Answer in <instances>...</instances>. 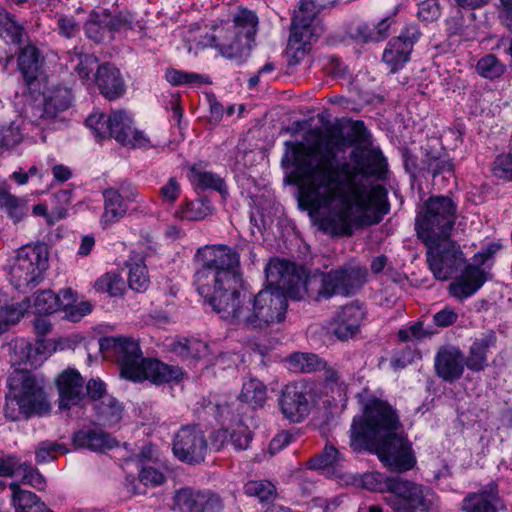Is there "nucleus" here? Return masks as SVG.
I'll return each instance as SVG.
<instances>
[{
	"mask_svg": "<svg viewBox=\"0 0 512 512\" xmlns=\"http://www.w3.org/2000/svg\"><path fill=\"white\" fill-rule=\"evenodd\" d=\"M320 126L308 129L304 140L284 142L281 167L284 184L298 188V206L325 234L352 236V117L318 115Z\"/></svg>",
	"mask_w": 512,
	"mask_h": 512,
	"instance_id": "1",
	"label": "nucleus"
},
{
	"mask_svg": "<svg viewBox=\"0 0 512 512\" xmlns=\"http://www.w3.org/2000/svg\"><path fill=\"white\" fill-rule=\"evenodd\" d=\"M193 261L199 264L193 274L197 293L222 318L251 331H262L285 320L287 290L270 284L253 297L247 295L236 248L205 245L197 249Z\"/></svg>",
	"mask_w": 512,
	"mask_h": 512,
	"instance_id": "2",
	"label": "nucleus"
},
{
	"mask_svg": "<svg viewBox=\"0 0 512 512\" xmlns=\"http://www.w3.org/2000/svg\"><path fill=\"white\" fill-rule=\"evenodd\" d=\"M7 388L4 406L6 419L27 421L50 412L47 394L31 371H14L7 379Z\"/></svg>",
	"mask_w": 512,
	"mask_h": 512,
	"instance_id": "3",
	"label": "nucleus"
},
{
	"mask_svg": "<svg viewBox=\"0 0 512 512\" xmlns=\"http://www.w3.org/2000/svg\"><path fill=\"white\" fill-rule=\"evenodd\" d=\"M386 173L387 168L373 173L354 167V227L377 225L389 213L388 191L378 183Z\"/></svg>",
	"mask_w": 512,
	"mask_h": 512,
	"instance_id": "4",
	"label": "nucleus"
},
{
	"mask_svg": "<svg viewBox=\"0 0 512 512\" xmlns=\"http://www.w3.org/2000/svg\"><path fill=\"white\" fill-rule=\"evenodd\" d=\"M133 119L125 111H112L91 113L85 120L95 141L102 143L105 140L115 139L123 147L148 150L153 147L150 138L143 132L133 128Z\"/></svg>",
	"mask_w": 512,
	"mask_h": 512,
	"instance_id": "5",
	"label": "nucleus"
},
{
	"mask_svg": "<svg viewBox=\"0 0 512 512\" xmlns=\"http://www.w3.org/2000/svg\"><path fill=\"white\" fill-rule=\"evenodd\" d=\"M457 207L447 196H431L415 218V230L423 243H435L450 236L456 221Z\"/></svg>",
	"mask_w": 512,
	"mask_h": 512,
	"instance_id": "6",
	"label": "nucleus"
},
{
	"mask_svg": "<svg viewBox=\"0 0 512 512\" xmlns=\"http://www.w3.org/2000/svg\"><path fill=\"white\" fill-rule=\"evenodd\" d=\"M49 267V248L44 242L27 244L17 250L9 271L11 285L20 292L34 288Z\"/></svg>",
	"mask_w": 512,
	"mask_h": 512,
	"instance_id": "7",
	"label": "nucleus"
},
{
	"mask_svg": "<svg viewBox=\"0 0 512 512\" xmlns=\"http://www.w3.org/2000/svg\"><path fill=\"white\" fill-rule=\"evenodd\" d=\"M365 446L369 451H374L382 464L392 472L403 473L416 464L411 442L398 430L388 431L376 440L365 443Z\"/></svg>",
	"mask_w": 512,
	"mask_h": 512,
	"instance_id": "8",
	"label": "nucleus"
},
{
	"mask_svg": "<svg viewBox=\"0 0 512 512\" xmlns=\"http://www.w3.org/2000/svg\"><path fill=\"white\" fill-rule=\"evenodd\" d=\"M134 14L128 10L111 11L109 8L95 7L88 12L83 23L86 39L95 45H101L115 38L121 31L133 29Z\"/></svg>",
	"mask_w": 512,
	"mask_h": 512,
	"instance_id": "9",
	"label": "nucleus"
},
{
	"mask_svg": "<svg viewBox=\"0 0 512 512\" xmlns=\"http://www.w3.org/2000/svg\"><path fill=\"white\" fill-rule=\"evenodd\" d=\"M78 293L72 288L60 290L59 294L50 289L40 290L34 295L32 312L35 315L47 316L58 311L64 312V318L71 322H79L90 314L93 306L89 301L77 303Z\"/></svg>",
	"mask_w": 512,
	"mask_h": 512,
	"instance_id": "10",
	"label": "nucleus"
},
{
	"mask_svg": "<svg viewBox=\"0 0 512 512\" xmlns=\"http://www.w3.org/2000/svg\"><path fill=\"white\" fill-rule=\"evenodd\" d=\"M401 427L395 410L386 401L376 397L363 403V419L360 430L354 432V445L358 442L367 443L379 436Z\"/></svg>",
	"mask_w": 512,
	"mask_h": 512,
	"instance_id": "11",
	"label": "nucleus"
},
{
	"mask_svg": "<svg viewBox=\"0 0 512 512\" xmlns=\"http://www.w3.org/2000/svg\"><path fill=\"white\" fill-rule=\"evenodd\" d=\"M324 7L325 4L317 0H300L299 8L292 17L289 36V46L296 54L310 50V45L320 37L323 29L317 23V15Z\"/></svg>",
	"mask_w": 512,
	"mask_h": 512,
	"instance_id": "12",
	"label": "nucleus"
},
{
	"mask_svg": "<svg viewBox=\"0 0 512 512\" xmlns=\"http://www.w3.org/2000/svg\"><path fill=\"white\" fill-rule=\"evenodd\" d=\"M318 394L313 381L301 379L286 384L278 397V406L284 419L302 423L315 405Z\"/></svg>",
	"mask_w": 512,
	"mask_h": 512,
	"instance_id": "13",
	"label": "nucleus"
},
{
	"mask_svg": "<svg viewBox=\"0 0 512 512\" xmlns=\"http://www.w3.org/2000/svg\"><path fill=\"white\" fill-rule=\"evenodd\" d=\"M232 23L226 37L229 46L223 47L227 59L241 58L251 51L258 32L259 17L255 11L238 6L232 16Z\"/></svg>",
	"mask_w": 512,
	"mask_h": 512,
	"instance_id": "14",
	"label": "nucleus"
},
{
	"mask_svg": "<svg viewBox=\"0 0 512 512\" xmlns=\"http://www.w3.org/2000/svg\"><path fill=\"white\" fill-rule=\"evenodd\" d=\"M100 351L110 354L119 367L121 378L130 381L145 357L138 340L127 336H106L99 340Z\"/></svg>",
	"mask_w": 512,
	"mask_h": 512,
	"instance_id": "15",
	"label": "nucleus"
},
{
	"mask_svg": "<svg viewBox=\"0 0 512 512\" xmlns=\"http://www.w3.org/2000/svg\"><path fill=\"white\" fill-rule=\"evenodd\" d=\"M428 249L427 262L438 280H448L465 263L460 246L450 236L437 239L435 243H424Z\"/></svg>",
	"mask_w": 512,
	"mask_h": 512,
	"instance_id": "16",
	"label": "nucleus"
},
{
	"mask_svg": "<svg viewBox=\"0 0 512 512\" xmlns=\"http://www.w3.org/2000/svg\"><path fill=\"white\" fill-rule=\"evenodd\" d=\"M306 279L309 284L302 283L301 287L307 293L312 290L313 284H319L314 296L316 301L329 300L335 295L349 296L352 293V265L349 263L328 272L317 270L313 275L307 270Z\"/></svg>",
	"mask_w": 512,
	"mask_h": 512,
	"instance_id": "17",
	"label": "nucleus"
},
{
	"mask_svg": "<svg viewBox=\"0 0 512 512\" xmlns=\"http://www.w3.org/2000/svg\"><path fill=\"white\" fill-rule=\"evenodd\" d=\"M208 440L198 424L182 425L174 434L172 452L180 462L197 465L204 462Z\"/></svg>",
	"mask_w": 512,
	"mask_h": 512,
	"instance_id": "18",
	"label": "nucleus"
},
{
	"mask_svg": "<svg viewBox=\"0 0 512 512\" xmlns=\"http://www.w3.org/2000/svg\"><path fill=\"white\" fill-rule=\"evenodd\" d=\"M354 167L358 171L371 169L373 173L387 168L386 158L374 145L370 130L361 120H354Z\"/></svg>",
	"mask_w": 512,
	"mask_h": 512,
	"instance_id": "19",
	"label": "nucleus"
},
{
	"mask_svg": "<svg viewBox=\"0 0 512 512\" xmlns=\"http://www.w3.org/2000/svg\"><path fill=\"white\" fill-rule=\"evenodd\" d=\"M186 377L185 370L179 365H170L156 357H145L133 376L131 382L149 381L156 386L164 384L179 385Z\"/></svg>",
	"mask_w": 512,
	"mask_h": 512,
	"instance_id": "20",
	"label": "nucleus"
},
{
	"mask_svg": "<svg viewBox=\"0 0 512 512\" xmlns=\"http://www.w3.org/2000/svg\"><path fill=\"white\" fill-rule=\"evenodd\" d=\"M345 457L334 445L326 443L323 449L310 457L306 467L324 475L328 479L336 480L342 486L352 484V474L343 472Z\"/></svg>",
	"mask_w": 512,
	"mask_h": 512,
	"instance_id": "21",
	"label": "nucleus"
},
{
	"mask_svg": "<svg viewBox=\"0 0 512 512\" xmlns=\"http://www.w3.org/2000/svg\"><path fill=\"white\" fill-rule=\"evenodd\" d=\"M266 285H279L290 294L301 287L307 280V268L289 260L272 258L265 266Z\"/></svg>",
	"mask_w": 512,
	"mask_h": 512,
	"instance_id": "22",
	"label": "nucleus"
},
{
	"mask_svg": "<svg viewBox=\"0 0 512 512\" xmlns=\"http://www.w3.org/2000/svg\"><path fill=\"white\" fill-rule=\"evenodd\" d=\"M173 499L175 508L180 512H223L224 510L221 496L209 489L180 488L175 492Z\"/></svg>",
	"mask_w": 512,
	"mask_h": 512,
	"instance_id": "23",
	"label": "nucleus"
},
{
	"mask_svg": "<svg viewBox=\"0 0 512 512\" xmlns=\"http://www.w3.org/2000/svg\"><path fill=\"white\" fill-rule=\"evenodd\" d=\"M58 391V409L69 411L73 407L84 409L86 395L83 392L84 379L77 369L68 368L55 379Z\"/></svg>",
	"mask_w": 512,
	"mask_h": 512,
	"instance_id": "24",
	"label": "nucleus"
},
{
	"mask_svg": "<svg viewBox=\"0 0 512 512\" xmlns=\"http://www.w3.org/2000/svg\"><path fill=\"white\" fill-rule=\"evenodd\" d=\"M420 35L417 26L407 25L398 37L389 41L383 52V61L390 66L391 71L399 69L409 60L413 46Z\"/></svg>",
	"mask_w": 512,
	"mask_h": 512,
	"instance_id": "25",
	"label": "nucleus"
},
{
	"mask_svg": "<svg viewBox=\"0 0 512 512\" xmlns=\"http://www.w3.org/2000/svg\"><path fill=\"white\" fill-rule=\"evenodd\" d=\"M93 82L99 94L110 102L122 98L127 91L122 72L111 62H103L97 66L93 74Z\"/></svg>",
	"mask_w": 512,
	"mask_h": 512,
	"instance_id": "26",
	"label": "nucleus"
},
{
	"mask_svg": "<svg viewBox=\"0 0 512 512\" xmlns=\"http://www.w3.org/2000/svg\"><path fill=\"white\" fill-rule=\"evenodd\" d=\"M465 366L464 355L456 347H441L434 358L436 376L448 383L459 380Z\"/></svg>",
	"mask_w": 512,
	"mask_h": 512,
	"instance_id": "27",
	"label": "nucleus"
},
{
	"mask_svg": "<svg viewBox=\"0 0 512 512\" xmlns=\"http://www.w3.org/2000/svg\"><path fill=\"white\" fill-rule=\"evenodd\" d=\"M208 163L198 161L187 166V178L195 191H216L222 198L229 195L226 181L219 174L206 170Z\"/></svg>",
	"mask_w": 512,
	"mask_h": 512,
	"instance_id": "28",
	"label": "nucleus"
},
{
	"mask_svg": "<svg viewBox=\"0 0 512 512\" xmlns=\"http://www.w3.org/2000/svg\"><path fill=\"white\" fill-rule=\"evenodd\" d=\"M503 507L498 485L494 481L482 486L478 492L468 493L461 505L463 512H498Z\"/></svg>",
	"mask_w": 512,
	"mask_h": 512,
	"instance_id": "29",
	"label": "nucleus"
},
{
	"mask_svg": "<svg viewBox=\"0 0 512 512\" xmlns=\"http://www.w3.org/2000/svg\"><path fill=\"white\" fill-rule=\"evenodd\" d=\"M44 59L40 49L34 44H27L20 49L17 57V66L22 74L25 85L30 89H36L38 78L42 71Z\"/></svg>",
	"mask_w": 512,
	"mask_h": 512,
	"instance_id": "30",
	"label": "nucleus"
},
{
	"mask_svg": "<svg viewBox=\"0 0 512 512\" xmlns=\"http://www.w3.org/2000/svg\"><path fill=\"white\" fill-rule=\"evenodd\" d=\"M486 282V273L479 266L468 264L461 275L449 285V293L458 300L472 296Z\"/></svg>",
	"mask_w": 512,
	"mask_h": 512,
	"instance_id": "31",
	"label": "nucleus"
},
{
	"mask_svg": "<svg viewBox=\"0 0 512 512\" xmlns=\"http://www.w3.org/2000/svg\"><path fill=\"white\" fill-rule=\"evenodd\" d=\"M75 448H85L93 452H105L118 446V441L109 433L97 429H81L73 433Z\"/></svg>",
	"mask_w": 512,
	"mask_h": 512,
	"instance_id": "32",
	"label": "nucleus"
},
{
	"mask_svg": "<svg viewBox=\"0 0 512 512\" xmlns=\"http://www.w3.org/2000/svg\"><path fill=\"white\" fill-rule=\"evenodd\" d=\"M419 172L429 175L435 181L439 176L449 180L454 177V164L449 155L443 150L427 151L421 159Z\"/></svg>",
	"mask_w": 512,
	"mask_h": 512,
	"instance_id": "33",
	"label": "nucleus"
},
{
	"mask_svg": "<svg viewBox=\"0 0 512 512\" xmlns=\"http://www.w3.org/2000/svg\"><path fill=\"white\" fill-rule=\"evenodd\" d=\"M497 337L494 331L489 330L476 338L469 350V354L465 359L467 368L474 372L482 371L487 366V352L494 347Z\"/></svg>",
	"mask_w": 512,
	"mask_h": 512,
	"instance_id": "34",
	"label": "nucleus"
},
{
	"mask_svg": "<svg viewBox=\"0 0 512 512\" xmlns=\"http://www.w3.org/2000/svg\"><path fill=\"white\" fill-rule=\"evenodd\" d=\"M72 92L67 87L56 86L44 94L43 116L55 118L59 113L70 108Z\"/></svg>",
	"mask_w": 512,
	"mask_h": 512,
	"instance_id": "35",
	"label": "nucleus"
},
{
	"mask_svg": "<svg viewBox=\"0 0 512 512\" xmlns=\"http://www.w3.org/2000/svg\"><path fill=\"white\" fill-rule=\"evenodd\" d=\"M9 489L12 491L15 512H48L50 510L34 492L22 489L19 483L11 482Z\"/></svg>",
	"mask_w": 512,
	"mask_h": 512,
	"instance_id": "36",
	"label": "nucleus"
},
{
	"mask_svg": "<svg viewBox=\"0 0 512 512\" xmlns=\"http://www.w3.org/2000/svg\"><path fill=\"white\" fill-rule=\"evenodd\" d=\"M69 65L72 74H76L83 84L88 83L92 78L91 75L99 65L98 58L91 53L77 52L75 47L73 51L68 52Z\"/></svg>",
	"mask_w": 512,
	"mask_h": 512,
	"instance_id": "37",
	"label": "nucleus"
},
{
	"mask_svg": "<svg viewBox=\"0 0 512 512\" xmlns=\"http://www.w3.org/2000/svg\"><path fill=\"white\" fill-rule=\"evenodd\" d=\"M102 195L104 198V213L102 215V221L104 223H114L125 216L127 212V205L116 188H106Z\"/></svg>",
	"mask_w": 512,
	"mask_h": 512,
	"instance_id": "38",
	"label": "nucleus"
},
{
	"mask_svg": "<svg viewBox=\"0 0 512 512\" xmlns=\"http://www.w3.org/2000/svg\"><path fill=\"white\" fill-rule=\"evenodd\" d=\"M95 415L103 426L111 427L123 417L124 406L114 396H106L94 406Z\"/></svg>",
	"mask_w": 512,
	"mask_h": 512,
	"instance_id": "39",
	"label": "nucleus"
},
{
	"mask_svg": "<svg viewBox=\"0 0 512 512\" xmlns=\"http://www.w3.org/2000/svg\"><path fill=\"white\" fill-rule=\"evenodd\" d=\"M239 398L252 409L262 408L267 400V387L259 379L250 376L244 379Z\"/></svg>",
	"mask_w": 512,
	"mask_h": 512,
	"instance_id": "40",
	"label": "nucleus"
},
{
	"mask_svg": "<svg viewBox=\"0 0 512 512\" xmlns=\"http://www.w3.org/2000/svg\"><path fill=\"white\" fill-rule=\"evenodd\" d=\"M212 210L211 201L204 196L183 202L176 211V216L181 220L200 221L212 214Z\"/></svg>",
	"mask_w": 512,
	"mask_h": 512,
	"instance_id": "41",
	"label": "nucleus"
},
{
	"mask_svg": "<svg viewBox=\"0 0 512 512\" xmlns=\"http://www.w3.org/2000/svg\"><path fill=\"white\" fill-rule=\"evenodd\" d=\"M328 333L340 341H347L352 337V304L340 307L329 324Z\"/></svg>",
	"mask_w": 512,
	"mask_h": 512,
	"instance_id": "42",
	"label": "nucleus"
},
{
	"mask_svg": "<svg viewBox=\"0 0 512 512\" xmlns=\"http://www.w3.org/2000/svg\"><path fill=\"white\" fill-rule=\"evenodd\" d=\"M244 493L258 499L260 503L269 504L275 500L277 489L276 485L267 479L249 480L244 485Z\"/></svg>",
	"mask_w": 512,
	"mask_h": 512,
	"instance_id": "43",
	"label": "nucleus"
},
{
	"mask_svg": "<svg viewBox=\"0 0 512 512\" xmlns=\"http://www.w3.org/2000/svg\"><path fill=\"white\" fill-rule=\"evenodd\" d=\"M165 79L172 86L182 85H209L212 83L211 78L205 74L196 72H188L175 68H168L165 71Z\"/></svg>",
	"mask_w": 512,
	"mask_h": 512,
	"instance_id": "44",
	"label": "nucleus"
},
{
	"mask_svg": "<svg viewBox=\"0 0 512 512\" xmlns=\"http://www.w3.org/2000/svg\"><path fill=\"white\" fill-rule=\"evenodd\" d=\"M128 285L135 292L143 293L150 285L148 269L143 259L128 263Z\"/></svg>",
	"mask_w": 512,
	"mask_h": 512,
	"instance_id": "45",
	"label": "nucleus"
},
{
	"mask_svg": "<svg viewBox=\"0 0 512 512\" xmlns=\"http://www.w3.org/2000/svg\"><path fill=\"white\" fill-rule=\"evenodd\" d=\"M0 209L3 210L8 218L15 224L20 222L26 213L25 203L3 188H0Z\"/></svg>",
	"mask_w": 512,
	"mask_h": 512,
	"instance_id": "46",
	"label": "nucleus"
},
{
	"mask_svg": "<svg viewBox=\"0 0 512 512\" xmlns=\"http://www.w3.org/2000/svg\"><path fill=\"white\" fill-rule=\"evenodd\" d=\"M290 365L303 373L319 371L325 366L323 361L317 354L294 352L289 357Z\"/></svg>",
	"mask_w": 512,
	"mask_h": 512,
	"instance_id": "47",
	"label": "nucleus"
},
{
	"mask_svg": "<svg viewBox=\"0 0 512 512\" xmlns=\"http://www.w3.org/2000/svg\"><path fill=\"white\" fill-rule=\"evenodd\" d=\"M10 350L13 353L15 364L33 365L39 349L27 339L19 338L10 343Z\"/></svg>",
	"mask_w": 512,
	"mask_h": 512,
	"instance_id": "48",
	"label": "nucleus"
},
{
	"mask_svg": "<svg viewBox=\"0 0 512 512\" xmlns=\"http://www.w3.org/2000/svg\"><path fill=\"white\" fill-rule=\"evenodd\" d=\"M94 288L97 292L107 293L110 297L122 296L125 291L122 277L114 272H108L99 277Z\"/></svg>",
	"mask_w": 512,
	"mask_h": 512,
	"instance_id": "49",
	"label": "nucleus"
},
{
	"mask_svg": "<svg viewBox=\"0 0 512 512\" xmlns=\"http://www.w3.org/2000/svg\"><path fill=\"white\" fill-rule=\"evenodd\" d=\"M435 500L434 492L421 485H416L409 499V512H429Z\"/></svg>",
	"mask_w": 512,
	"mask_h": 512,
	"instance_id": "50",
	"label": "nucleus"
},
{
	"mask_svg": "<svg viewBox=\"0 0 512 512\" xmlns=\"http://www.w3.org/2000/svg\"><path fill=\"white\" fill-rule=\"evenodd\" d=\"M69 449L62 443L56 441H41L35 450V461L37 464H45L57 459V454H67Z\"/></svg>",
	"mask_w": 512,
	"mask_h": 512,
	"instance_id": "51",
	"label": "nucleus"
},
{
	"mask_svg": "<svg viewBox=\"0 0 512 512\" xmlns=\"http://www.w3.org/2000/svg\"><path fill=\"white\" fill-rule=\"evenodd\" d=\"M388 478L379 472H367L359 478L354 477V485L357 484L361 488L383 493L388 491Z\"/></svg>",
	"mask_w": 512,
	"mask_h": 512,
	"instance_id": "52",
	"label": "nucleus"
},
{
	"mask_svg": "<svg viewBox=\"0 0 512 512\" xmlns=\"http://www.w3.org/2000/svg\"><path fill=\"white\" fill-rule=\"evenodd\" d=\"M476 70L485 78L495 79L504 73L505 66L495 55L487 54L477 62Z\"/></svg>",
	"mask_w": 512,
	"mask_h": 512,
	"instance_id": "53",
	"label": "nucleus"
},
{
	"mask_svg": "<svg viewBox=\"0 0 512 512\" xmlns=\"http://www.w3.org/2000/svg\"><path fill=\"white\" fill-rule=\"evenodd\" d=\"M24 33V26L17 22L14 14L0 29V37L8 44L20 45L23 42Z\"/></svg>",
	"mask_w": 512,
	"mask_h": 512,
	"instance_id": "54",
	"label": "nucleus"
},
{
	"mask_svg": "<svg viewBox=\"0 0 512 512\" xmlns=\"http://www.w3.org/2000/svg\"><path fill=\"white\" fill-rule=\"evenodd\" d=\"M252 439L253 432L242 422L231 431L229 430V443L237 451L248 449Z\"/></svg>",
	"mask_w": 512,
	"mask_h": 512,
	"instance_id": "55",
	"label": "nucleus"
},
{
	"mask_svg": "<svg viewBox=\"0 0 512 512\" xmlns=\"http://www.w3.org/2000/svg\"><path fill=\"white\" fill-rule=\"evenodd\" d=\"M20 471L23 472L21 479L22 484L32 486L39 491L45 490L47 485L45 477L37 468H34L31 463L24 461Z\"/></svg>",
	"mask_w": 512,
	"mask_h": 512,
	"instance_id": "56",
	"label": "nucleus"
},
{
	"mask_svg": "<svg viewBox=\"0 0 512 512\" xmlns=\"http://www.w3.org/2000/svg\"><path fill=\"white\" fill-rule=\"evenodd\" d=\"M56 25L58 35L65 39H73L80 32V25L72 15H58Z\"/></svg>",
	"mask_w": 512,
	"mask_h": 512,
	"instance_id": "57",
	"label": "nucleus"
},
{
	"mask_svg": "<svg viewBox=\"0 0 512 512\" xmlns=\"http://www.w3.org/2000/svg\"><path fill=\"white\" fill-rule=\"evenodd\" d=\"M139 480L145 486L157 487L162 485L166 478L164 473L158 468L149 464L141 465L139 470Z\"/></svg>",
	"mask_w": 512,
	"mask_h": 512,
	"instance_id": "58",
	"label": "nucleus"
},
{
	"mask_svg": "<svg viewBox=\"0 0 512 512\" xmlns=\"http://www.w3.org/2000/svg\"><path fill=\"white\" fill-rule=\"evenodd\" d=\"M22 140V134L19 127L15 126L14 123L9 125L0 126V147L13 148L18 145Z\"/></svg>",
	"mask_w": 512,
	"mask_h": 512,
	"instance_id": "59",
	"label": "nucleus"
},
{
	"mask_svg": "<svg viewBox=\"0 0 512 512\" xmlns=\"http://www.w3.org/2000/svg\"><path fill=\"white\" fill-rule=\"evenodd\" d=\"M23 462L16 454L0 456V477H13L20 471Z\"/></svg>",
	"mask_w": 512,
	"mask_h": 512,
	"instance_id": "60",
	"label": "nucleus"
},
{
	"mask_svg": "<svg viewBox=\"0 0 512 512\" xmlns=\"http://www.w3.org/2000/svg\"><path fill=\"white\" fill-rule=\"evenodd\" d=\"M23 304L15 305H6L5 307H2L0 310V318L1 321L6 327V330L8 329L9 325H15L17 324L21 318L24 316V308L22 307Z\"/></svg>",
	"mask_w": 512,
	"mask_h": 512,
	"instance_id": "61",
	"label": "nucleus"
},
{
	"mask_svg": "<svg viewBox=\"0 0 512 512\" xmlns=\"http://www.w3.org/2000/svg\"><path fill=\"white\" fill-rule=\"evenodd\" d=\"M86 400L90 399L91 401L97 402L102 401L107 393V385L100 378H91L87 381L86 385Z\"/></svg>",
	"mask_w": 512,
	"mask_h": 512,
	"instance_id": "62",
	"label": "nucleus"
},
{
	"mask_svg": "<svg viewBox=\"0 0 512 512\" xmlns=\"http://www.w3.org/2000/svg\"><path fill=\"white\" fill-rule=\"evenodd\" d=\"M494 173L497 177L506 180L512 179V154H503L496 158L494 163Z\"/></svg>",
	"mask_w": 512,
	"mask_h": 512,
	"instance_id": "63",
	"label": "nucleus"
},
{
	"mask_svg": "<svg viewBox=\"0 0 512 512\" xmlns=\"http://www.w3.org/2000/svg\"><path fill=\"white\" fill-rule=\"evenodd\" d=\"M209 353V346L207 343L191 338L188 342V361L196 363L206 357Z\"/></svg>",
	"mask_w": 512,
	"mask_h": 512,
	"instance_id": "64",
	"label": "nucleus"
}]
</instances>
